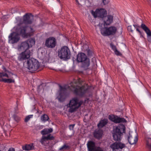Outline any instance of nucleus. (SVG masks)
Here are the masks:
<instances>
[{"label": "nucleus", "mask_w": 151, "mask_h": 151, "mask_svg": "<svg viewBox=\"0 0 151 151\" xmlns=\"http://www.w3.org/2000/svg\"><path fill=\"white\" fill-rule=\"evenodd\" d=\"M88 55H91V51L89 49H88L87 50Z\"/></svg>", "instance_id": "44"}, {"label": "nucleus", "mask_w": 151, "mask_h": 151, "mask_svg": "<svg viewBox=\"0 0 151 151\" xmlns=\"http://www.w3.org/2000/svg\"><path fill=\"white\" fill-rule=\"evenodd\" d=\"M37 112H39V111H37Z\"/></svg>", "instance_id": "50"}, {"label": "nucleus", "mask_w": 151, "mask_h": 151, "mask_svg": "<svg viewBox=\"0 0 151 151\" xmlns=\"http://www.w3.org/2000/svg\"><path fill=\"white\" fill-rule=\"evenodd\" d=\"M31 52L29 50H26L19 54L18 59L20 61L24 62V61L28 59L30 56Z\"/></svg>", "instance_id": "15"}, {"label": "nucleus", "mask_w": 151, "mask_h": 151, "mask_svg": "<svg viewBox=\"0 0 151 151\" xmlns=\"http://www.w3.org/2000/svg\"><path fill=\"white\" fill-rule=\"evenodd\" d=\"M110 45L113 50L114 51L115 54L119 56H121L122 55V54L117 50L116 47L115 45H114L112 43H110Z\"/></svg>", "instance_id": "25"}, {"label": "nucleus", "mask_w": 151, "mask_h": 151, "mask_svg": "<svg viewBox=\"0 0 151 151\" xmlns=\"http://www.w3.org/2000/svg\"><path fill=\"white\" fill-rule=\"evenodd\" d=\"M2 81L3 82L5 83H14L15 81L14 79L13 80L11 79H3Z\"/></svg>", "instance_id": "32"}, {"label": "nucleus", "mask_w": 151, "mask_h": 151, "mask_svg": "<svg viewBox=\"0 0 151 151\" xmlns=\"http://www.w3.org/2000/svg\"><path fill=\"white\" fill-rule=\"evenodd\" d=\"M0 58H1V57H0Z\"/></svg>", "instance_id": "51"}, {"label": "nucleus", "mask_w": 151, "mask_h": 151, "mask_svg": "<svg viewBox=\"0 0 151 151\" xmlns=\"http://www.w3.org/2000/svg\"><path fill=\"white\" fill-rule=\"evenodd\" d=\"M87 146L88 151H104L102 147L96 146L95 142L91 140L88 142Z\"/></svg>", "instance_id": "11"}, {"label": "nucleus", "mask_w": 151, "mask_h": 151, "mask_svg": "<svg viewBox=\"0 0 151 151\" xmlns=\"http://www.w3.org/2000/svg\"><path fill=\"white\" fill-rule=\"evenodd\" d=\"M140 27L146 32L147 35V40L148 42L151 43V32L149 28L143 23H142Z\"/></svg>", "instance_id": "20"}, {"label": "nucleus", "mask_w": 151, "mask_h": 151, "mask_svg": "<svg viewBox=\"0 0 151 151\" xmlns=\"http://www.w3.org/2000/svg\"><path fill=\"white\" fill-rule=\"evenodd\" d=\"M59 95L58 97V98L59 101H63L67 95V89L63 87L60 85H59Z\"/></svg>", "instance_id": "12"}, {"label": "nucleus", "mask_w": 151, "mask_h": 151, "mask_svg": "<svg viewBox=\"0 0 151 151\" xmlns=\"http://www.w3.org/2000/svg\"><path fill=\"white\" fill-rule=\"evenodd\" d=\"M146 147L149 150H151V134L147 135L145 138Z\"/></svg>", "instance_id": "23"}, {"label": "nucleus", "mask_w": 151, "mask_h": 151, "mask_svg": "<svg viewBox=\"0 0 151 151\" xmlns=\"http://www.w3.org/2000/svg\"><path fill=\"white\" fill-rule=\"evenodd\" d=\"M69 148V147L66 144L64 145L59 149V150L61 151H64L65 150H68Z\"/></svg>", "instance_id": "30"}, {"label": "nucleus", "mask_w": 151, "mask_h": 151, "mask_svg": "<svg viewBox=\"0 0 151 151\" xmlns=\"http://www.w3.org/2000/svg\"><path fill=\"white\" fill-rule=\"evenodd\" d=\"M3 79H4V78H2V79H0V82H1V81H3H3H2V80Z\"/></svg>", "instance_id": "49"}, {"label": "nucleus", "mask_w": 151, "mask_h": 151, "mask_svg": "<svg viewBox=\"0 0 151 151\" xmlns=\"http://www.w3.org/2000/svg\"><path fill=\"white\" fill-rule=\"evenodd\" d=\"M133 26L134 27V28H133V29H136V30L139 32V33L140 35V37H144L143 36V32L140 31L139 29L138 28V27H139L137 26V25H134V24L133 25Z\"/></svg>", "instance_id": "29"}, {"label": "nucleus", "mask_w": 151, "mask_h": 151, "mask_svg": "<svg viewBox=\"0 0 151 151\" xmlns=\"http://www.w3.org/2000/svg\"><path fill=\"white\" fill-rule=\"evenodd\" d=\"M35 44L34 39L30 38L27 40L22 42L18 45L17 49L19 51L29 50L28 49Z\"/></svg>", "instance_id": "7"}, {"label": "nucleus", "mask_w": 151, "mask_h": 151, "mask_svg": "<svg viewBox=\"0 0 151 151\" xmlns=\"http://www.w3.org/2000/svg\"><path fill=\"white\" fill-rule=\"evenodd\" d=\"M103 131L100 129H96L94 132V137L95 138L99 139L101 138L103 134Z\"/></svg>", "instance_id": "22"}, {"label": "nucleus", "mask_w": 151, "mask_h": 151, "mask_svg": "<svg viewBox=\"0 0 151 151\" xmlns=\"http://www.w3.org/2000/svg\"><path fill=\"white\" fill-rule=\"evenodd\" d=\"M45 83H42L38 86L37 89L38 90L40 91L41 90V89L42 88V87L44 86H45Z\"/></svg>", "instance_id": "37"}, {"label": "nucleus", "mask_w": 151, "mask_h": 151, "mask_svg": "<svg viewBox=\"0 0 151 151\" xmlns=\"http://www.w3.org/2000/svg\"><path fill=\"white\" fill-rule=\"evenodd\" d=\"M49 119L48 116L46 114H44L42 115L41 117V120L45 122V121H47Z\"/></svg>", "instance_id": "31"}, {"label": "nucleus", "mask_w": 151, "mask_h": 151, "mask_svg": "<svg viewBox=\"0 0 151 151\" xmlns=\"http://www.w3.org/2000/svg\"><path fill=\"white\" fill-rule=\"evenodd\" d=\"M99 25L100 27L101 34L103 35H115L117 31V29L115 27L111 26L106 28L104 27H101V26L100 24Z\"/></svg>", "instance_id": "10"}, {"label": "nucleus", "mask_w": 151, "mask_h": 151, "mask_svg": "<svg viewBox=\"0 0 151 151\" xmlns=\"http://www.w3.org/2000/svg\"><path fill=\"white\" fill-rule=\"evenodd\" d=\"M77 61L82 63L81 66L85 69H86L90 65V60L87 57L86 55L83 53H79L77 56Z\"/></svg>", "instance_id": "6"}, {"label": "nucleus", "mask_w": 151, "mask_h": 151, "mask_svg": "<svg viewBox=\"0 0 151 151\" xmlns=\"http://www.w3.org/2000/svg\"><path fill=\"white\" fill-rule=\"evenodd\" d=\"M125 126L122 124H119L115 129H114L112 136L114 141L118 142L120 141L123 134L125 133Z\"/></svg>", "instance_id": "3"}, {"label": "nucleus", "mask_w": 151, "mask_h": 151, "mask_svg": "<svg viewBox=\"0 0 151 151\" xmlns=\"http://www.w3.org/2000/svg\"><path fill=\"white\" fill-rule=\"evenodd\" d=\"M133 26L134 27V28H133V29H136V30L139 32V33L140 35V37H144L143 36V32L140 31L139 29L138 28V27H139L137 26V25H134V24L133 25Z\"/></svg>", "instance_id": "28"}, {"label": "nucleus", "mask_w": 151, "mask_h": 151, "mask_svg": "<svg viewBox=\"0 0 151 151\" xmlns=\"http://www.w3.org/2000/svg\"><path fill=\"white\" fill-rule=\"evenodd\" d=\"M17 106L15 109V113H17L18 112H17Z\"/></svg>", "instance_id": "47"}, {"label": "nucleus", "mask_w": 151, "mask_h": 151, "mask_svg": "<svg viewBox=\"0 0 151 151\" xmlns=\"http://www.w3.org/2000/svg\"><path fill=\"white\" fill-rule=\"evenodd\" d=\"M0 151H1V150H0Z\"/></svg>", "instance_id": "52"}, {"label": "nucleus", "mask_w": 151, "mask_h": 151, "mask_svg": "<svg viewBox=\"0 0 151 151\" xmlns=\"http://www.w3.org/2000/svg\"><path fill=\"white\" fill-rule=\"evenodd\" d=\"M128 140L130 145L136 144L138 141L137 134L135 133H129Z\"/></svg>", "instance_id": "18"}, {"label": "nucleus", "mask_w": 151, "mask_h": 151, "mask_svg": "<svg viewBox=\"0 0 151 151\" xmlns=\"http://www.w3.org/2000/svg\"><path fill=\"white\" fill-rule=\"evenodd\" d=\"M46 139L44 138V136H42V139L40 141V142L41 143L42 145H44V142L45 141Z\"/></svg>", "instance_id": "39"}, {"label": "nucleus", "mask_w": 151, "mask_h": 151, "mask_svg": "<svg viewBox=\"0 0 151 151\" xmlns=\"http://www.w3.org/2000/svg\"><path fill=\"white\" fill-rule=\"evenodd\" d=\"M134 28H132L131 26H129L127 27V29L129 31H130L131 32H133V29Z\"/></svg>", "instance_id": "40"}, {"label": "nucleus", "mask_w": 151, "mask_h": 151, "mask_svg": "<svg viewBox=\"0 0 151 151\" xmlns=\"http://www.w3.org/2000/svg\"><path fill=\"white\" fill-rule=\"evenodd\" d=\"M8 151H15V149L14 148H10L9 149Z\"/></svg>", "instance_id": "45"}, {"label": "nucleus", "mask_w": 151, "mask_h": 151, "mask_svg": "<svg viewBox=\"0 0 151 151\" xmlns=\"http://www.w3.org/2000/svg\"><path fill=\"white\" fill-rule=\"evenodd\" d=\"M83 101L82 100H79L77 97H74L70 101L69 104V111L73 113L76 111L83 104Z\"/></svg>", "instance_id": "5"}, {"label": "nucleus", "mask_w": 151, "mask_h": 151, "mask_svg": "<svg viewBox=\"0 0 151 151\" xmlns=\"http://www.w3.org/2000/svg\"><path fill=\"white\" fill-rule=\"evenodd\" d=\"M112 151H128V149L124 144L120 142H115L110 145Z\"/></svg>", "instance_id": "9"}, {"label": "nucleus", "mask_w": 151, "mask_h": 151, "mask_svg": "<svg viewBox=\"0 0 151 151\" xmlns=\"http://www.w3.org/2000/svg\"><path fill=\"white\" fill-rule=\"evenodd\" d=\"M97 10L98 11L97 14L98 15V17L102 19L107 14V11L105 9H97Z\"/></svg>", "instance_id": "21"}, {"label": "nucleus", "mask_w": 151, "mask_h": 151, "mask_svg": "<svg viewBox=\"0 0 151 151\" xmlns=\"http://www.w3.org/2000/svg\"><path fill=\"white\" fill-rule=\"evenodd\" d=\"M13 117L15 120L17 122H18L20 120V118L16 114L14 115Z\"/></svg>", "instance_id": "36"}, {"label": "nucleus", "mask_w": 151, "mask_h": 151, "mask_svg": "<svg viewBox=\"0 0 151 151\" xmlns=\"http://www.w3.org/2000/svg\"><path fill=\"white\" fill-rule=\"evenodd\" d=\"M5 48V47H4V46H1L0 49L1 50H2L1 52L2 51H3L2 50V49L4 48Z\"/></svg>", "instance_id": "46"}, {"label": "nucleus", "mask_w": 151, "mask_h": 151, "mask_svg": "<svg viewBox=\"0 0 151 151\" xmlns=\"http://www.w3.org/2000/svg\"><path fill=\"white\" fill-rule=\"evenodd\" d=\"M20 39L19 35L15 32L11 33L9 36V42L12 44L17 43Z\"/></svg>", "instance_id": "14"}, {"label": "nucleus", "mask_w": 151, "mask_h": 151, "mask_svg": "<svg viewBox=\"0 0 151 151\" xmlns=\"http://www.w3.org/2000/svg\"><path fill=\"white\" fill-rule=\"evenodd\" d=\"M108 120L106 119L101 120L98 124L97 126L99 128H102L105 126L108 123Z\"/></svg>", "instance_id": "24"}, {"label": "nucleus", "mask_w": 151, "mask_h": 151, "mask_svg": "<svg viewBox=\"0 0 151 151\" xmlns=\"http://www.w3.org/2000/svg\"><path fill=\"white\" fill-rule=\"evenodd\" d=\"M31 116H32V115H30L27 116L24 119L25 122H28L30 119Z\"/></svg>", "instance_id": "38"}, {"label": "nucleus", "mask_w": 151, "mask_h": 151, "mask_svg": "<svg viewBox=\"0 0 151 151\" xmlns=\"http://www.w3.org/2000/svg\"><path fill=\"white\" fill-rule=\"evenodd\" d=\"M4 77H6L8 78L9 77L7 73H4V72H0V78Z\"/></svg>", "instance_id": "35"}, {"label": "nucleus", "mask_w": 151, "mask_h": 151, "mask_svg": "<svg viewBox=\"0 0 151 151\" xmlns=\"http://www.w3.org/2000/svg\"><path fill=\"white\" fill-rule=\"evenodd\" d=\"M58 55L60 59L67 60L70 58L71 53L70 50L67 46H63L58 50Z\"/></svg>", "instance_id": "4"}, {"label": "nucleus", "mask_w": 151, "mask_h": 151, "mask_svg": "<svg viewBox=\"0 0 151 151\" xmlns=\"http://www.w3.org/2000/svg\"><path fill=\"white\" fill-rule=\"evenodd\" d=\"M76 3H77L78 4H79V3L78 1V0H76Z\"/></svg>", "instance_id": "48"}, {"label": "nucleus", "mask_w": 151, "mask_h": 151, "mask_svg": "<svg viewBox=\"0 0 151 151\" xmlns=\"http://www.w3.org/2000/svg\"><path fill=\"white\" fill-rule=\"evenodd\" d=\"M2 68L4 70V72H6V73H11V72H9L8 70L6 69V68L4 66H3L2 67Z\"/></svg>", "instance_id": "42"}, {"label": "nucleus", "mask_w": 151, "mask_h": 151, "mask_svg": "<svg viewBox=\"0 0 151 151\" xmlns=\"http://www.w3.org/2000/svg\"><path fill=\"white\" fill-rule=\"evenodd\" d=\"M53 131V129L52 128H50L49 129L47 128L44 129L41 132V133L42 135H45L46 134H48L52 132Z\"/></svg>", "instance_id": "27"}, {"label": "nucleus", "mask_w": 151, "mask_h": 151, "mask_svg": "<svg viewBox=\"0 0 151 151\" xmlns=\"http://www.w3.org/2000/svg\"><path fill=\"white\" fill-rule=\"evenodd\" d=\"M16 32L21 35L24 37H30L33 35L34 31L31 27L23 26L22 23H20L15 27Z\"/></svg>", "instance_id": "2"}, {"label": "nucleus", "mask_w": 151, "mask_h": 151, "mask_svg": "<svg viewBox=\"0 0 151 151\" xmlns=\"http://www.w3.org/2000/svg\"><path fill=\"white\" fill-rule=\"evenodd\" d=\"M75 124H70L69 125V129L70 130H73Z\"/></svg>", "instance_id": "43"}, {"label": "nucleus", "mask_w": 151, "mask_h": 151, "mask_svg": "<svg viewBox=\"0 0 151 151\" xmlns=\"http://www.w3.org/2000/svg\"><path fill=\"white\" fill-rule=\"evenodd\" d=\"M97 12L98 11L97 10V9H96V11L95 12H94L93 10H91L90 11L91 13L95 18H96L97 17H98Z\"/></svg>", "instance_id": "34"}, {"label": "nucleus", "mask_w": 151, "mask_h": 151, "mask_svg": "<svg viewBox=\"0 0 151 151\" xmlns=\"http://www.w3.org/2000/svg\"><path fill=\"white\" fill-rule=\"evenodd\" d=\"M44 138L47 140H54L55 139L53 136H51V134H49L47 136H44Z\"/></svg>", "instance_id": "33"}, {"label": "nucleus", "mask_w": 151, "mask_h": 151, "mask_svg": "<svg viewBox=\"0 0 151 151\" xmlns=\"http://www.w3.org/2000/svg\"><path fill=\"white\" fill-rule=\"evenodd\" d=\"M33 19V16L31 14H29L28 13H26L23 16L22 22L21 23L25 24H31L32 23Z\"/></svg>", "instance_id": "17"}, {"label": "nucleus", "mask_w": 151, "mask_h": 151, "mask_svg": "<svg viewBox=\"0 0 151 151\" xmlns=\"http://www.w3.org/2000/svg\"><path fill=\"white\" fill-rule=\"evenodd\" d=\"M113 16L111 15H108L105 16L102 19L104 22L103 25L104 27L106 28L105 25L107 26L110 25L113 21Z\"/></svg>", "instance_id": "19"}, {"label": "nucleus", "mask_w": 151, "mask_h": 151, "mask_svg": "<svg viewBox=\"0 0 151 151\" xmlns=\"http://www.w3.org/2000/svg\"><path fill=\"white\" fill-rule=\"evenodd\" d=\"M109 0H102V2L104 5H105L108 4Z\"/></svg>", "instance_id": "41"}, {"label": "nucleus", "mask_w": 151, "mask_h": 151, "mask_svg": "<svg viewBox=\"0 0 151 151\" xmlns=\"http://www.w3.org/2000/svg\"><path fill=\"white\" fill-rule=\"evenodd\" d=\"M27 68L32 73H33L37 70L40 67L39 62L34 58L29 59L27 62Z\"/></svg>", "instance_id": "8"}, {"label": "nucleus", "mask_w": 151, "mask_h": 151, "mask_svg": "<svg viewBox=\"0 0 151 151\" xmlns=\"http://www.w3.org/2000/svg\"><path fill=\"white\" fill-rule=\"evenodd\" d=\"M34 148V147L33 144L29 145H25L22 146V149L23 150H33Z\"/></svg>", "instance_id": "26"}, {"label": "nucleus", "mask_w": 151, "mask_h": 151, "mask_svg": "<svg viewBox=\"0 0 151 151\" xmlns=\"http://www.w3.org/2000/svg\"><path fill=\"white\" fill-rule=\"evenodd\" d=\"M78 83L76 81L72 82L68 86V88L73 91L75 94L80 96H83L85 93L89 92L90 88L87 85L82 86H78Z\"/></svg>", "instance_id": "1"}, {"label": "nucleus", "mask_w": 151, "mask_h": 151, "mask_svg": "<svg viewBox=\"0 0 151 151\" xmlns=\"http://www.w3.org/2000/svg\"><path fill=\"white\" fill-rule=\"evenodd\" d=\"M57 44L56 40L53 37H50L47 38L45 42V45L48 48H53Z\"/></svg>", "instance_id": "13"}, {"label": "nucleus", "mask_w": 151, "mask_h": 151, "mask_svg": "<svg viewBox=\"0 0 151 151\" xmlns=\"http://www.w3.org/2000/svg\"><path fill=\"white\" fill-rule=\"evenodd\" d=\"M109 120L114 122L115 123H118L122 122H126L127 120L124 118H120L117 116L114 115H109L108 116Z\"/></svg>", "instance_id": "16"}]
</instances>
